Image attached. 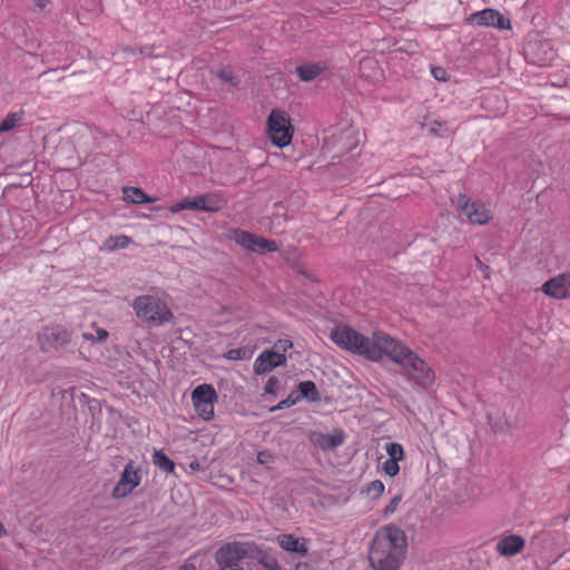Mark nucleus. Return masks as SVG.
Segmentation results:
<instances>
[{"label":"nucleus","mask_w":570,"mask_h":570,"mask_svg":"<svg viewBox=\"0 0 570 570\" xmlns=\"http://www.w3.org/2000/svg\"><path fill=\"white\" fill-rule=\"evenodd\" d=\"M406 535L395 525L380 528L368 552V561L373 570H399L406 551Z\"/></svg>","instance_id":"nucleus-1"},{"label":"nucleus","mask_w":570,"mask_h":570,"mask_svg":"<svg viewBox=\"0 0 570 570\" xmlns=\"http://www.w3.org/2000/svg\"><path fill=\"white\" fill-rule=\"evenodd\" d=\"M383 358L387 357L401 367V373L409 382L420 387L433 384L435 376L431 366L402 342L389 337L384 340Z\"/></svg>","instance_id":"nucleus-2"},{"label":"nucleus","mask_w":570,"mask_h":570,"mask_svg":"<svg viewBox=\"0 0 570 570\" xmlns=\"http://www.w3.org/2000/svg\"><path fill=\"white\" fill-rule=\"evenodd\" d=\"M330 337L338 347L345 351L358 354L373 362H380L383 360L385 347L383 341H387L390 335L375 332L370 338L347 325H337L331 331Z\"/></svg>","instance_id":"nucleus-3"},{"label":"nucleus","mask_w":570,"mask_h":570,"mask_svg":"<svg viewBox=\"0 0 570 570\" xmlns=\"http://www.w3.org/2000/svg\"><path fill=\"white\" fill-rule=\"evenodd\" d=\"M136 316L154 326H161L174 318L166 302L157 296L140 295L131 304Z\"/></svg>","instance_id":"nucleus-4"},{"label":"nucleus","mask_w":570,"mask_h":570,"mask_svg":"<svg viewBox=\"0 0 570 570\" xmlns=\"http://www.w3.org/2000/svg\"><path fill=\"white\" fill-rule=\"evenodd\" d=\"M261 549L253 542H230L220 547L216 552V562L222 570L235 567L244 559L259 558Z\"/></svg>","instance_id":"nucleus-5"},{"label":"nucleus","mask_w":570,"mask_h":570,"mask_svg":"<svg viewBox=\"0 0 570 570\" xmlns=\"http://www.w3.org/2000/svg\"><path fill=\"white\" fill-rule=\"evenodd\" d=\"M267 136L276 147L284 148L292 142L293 126L284 111L273 109L267 118Z\"/></svg>","instance_id":"nucleus-6"},{"label":"nucleus","mask_w":570,"mask_h":570,"mask_svg":"<svg viewBox=\"0 0 570 570\" xmlns=\"http://www.w3.org/2000/svg\"><path fill=\"white\" fill-rule=\"evenodd\" d=\"M225 205L226 200L222 195L217 193H209L197 195L193 198L181 199L173 204L169 210L174 214L185 209L214 213L220 210Z\"/></svg>","instance_id":"nucleus-7"},{"label":"nucleus","mask_w":570,"mask_h":570,"mask_svg":"<svg viewBox=\"0 0 570 570\" xmlns=\"http://www.w3.org/2000/svg\"><path fill=\"white\" fill-rule=\"evenodd\" d=\"M229 238L242 246L244 249L257 254L276 252L278 249V245L275 240L264 238L239 228L232 229L229 233Z\"/></svg>","instance_id":"nucleus-8"},{"label":"nucleus","mask_w":570,"mask_h":570,"mask_svg":"<svg viewBox=\"0 0 570 570\" xmlns=\"http://www.w3.org/2000/svg\"><path fill=\"white\" fill-rule=\"evenodd\" d=\"M193 406L199 417L204 421L214 419V406L217 401V393L210 384H200L191 392Z\"/></svg>","instance_id":"nucleus-9"},{"label":"nucleus","mask_w":570,"mask_h":570,"mask_svg":"<svg viewBox=\"0 0 570 570\" xmlns=\"http://www.w3.org/2000/svg\"><path fill=\"white\" fill-rule=\"evenodd\" d=\"M458 206L461 215H464L472 224L484 225L492 218L491 210L485 204L470 200L465 196L459 197Z\"/></svg>","instance_id":"nucleus-10"},{"label":"nucleus","mask_w":570,"mask_h":570,"mask_svg":"<svg viewBox=\"0 0 570 570\" xmlns=\"http://www.w3.org/2000/svg\"><path fill=\"white\" fill-rule=\"evenodd\" d=\"M466 22L476 27H493L500 30H509L511 28L510 20L507 19L495 9H484L470 14Z\"/></svg>","instance_id":"nucleus-11"},{"label":"nucleus","mask_w":570,"mask_h":570,"mask_svg":"<svg viewBox=\"0 0 570 570\" xmlns=\"http://www.w3.org/2000/svg\"><path fill=\"white\" fill-rule=\"evenodd\" d=\"M141 481V476L139 474V470L135 468L134 463L130 461L126 464L120 479L117 484L112 489V498L122 499L130 494Z\"/></svg>","instance_id":"nucleus-12"},{"label":"nucleus","mask_w":570,"mask_h":570,"mask_svg":"<svg viewBox=\"0 0 570 570\" xmlns=\"http://www.w3.org/2000/svg\"><path fill=\"white\" fill-rule=\"evenodd\" d=\"M541 291L554 299L570 298V273H563L548 279Z\"/></svg>","instance_id":"nucleus-13"},{"label":"nucleus","mask_w":570,"mask_h":570,"mask_svg":"<svg viewBox=\"0 0 570 570\" xmlns=\"http://www.w3.org/2000/svg\"><path fill=\"white\" fill-rule=\"evenodd\" d=\"M286 363V356L284 353L266 350L262 352L254 362V372L256 374H264L273 368L284 365Z\"/></svg>","instance_id":"nucleus-14"},{"label":"nucleus","mask_w":570,"mask_h":570,"mask_svg":"<svg viewBox=\"0 0 570 570\" xmlns=\"http://www.w3.org/2000/svg\"><path fill=\"white\" fill-rule=\"evenodd\" d=\"M309 441L317 448L327 451L333 450L344 442V434L342 431H337L334 434H326L323 432H312L309 434Z\"/></svg>","instance_id":"nucleus-15"},{"label":"nucleus","mask_w":570,"mask_h":570,"mask_svg":"<svg viewBox=\"0 0 570 570\" xmlns=\"http://www.w3.org/2000/svg\"><path fill=\"white\" fill-rule=\"evenodd\" d=\"M524 548V540L520 535H509L497 543V551L504 557H512Z\"/></svg>","instance_id":"nucleus-16"},{"label":"nucleus","mask_w":570,"mask_h":570,"mask_svg":"<svg viewBox=\"0 0 570 570\" xmlns=\"http://www.w3.org/2000/svg\"><path fill=\"white\" fill-rule=\"evenodd\" d=\"M276 540L279 547L285 551L294 552L299 556L307 553L306 541L303 538H297L293 534H279Z\"/></svg>","instance_id":"nucleus-17"},{"label":"nucleus","mask_w":570,"mask_h":570,"mask_svg":"<svg viewBox=\"0 0 570 570\" xmlns=\"http://www.w3.org/2000/svg\"><path fill=\"white\" fill-rule=\"evenodd\" d=\"M41 338L55 345H66L70 341L69 332L62 326L46 327Z\"/></svg>","instance_id":"nucleus-18"},{"label":"nucleus","mask_w":570,"mask_h":570,"mask_svg":"<svg viewBox=\"0 0 570 570\" xmlns=\"http://www.w3.org/2000/svg\"><path fill=\"white\" fill-rule=\"evenodd\" d=\"M360 73L370 81H379L382 78V70L372 57H365L360 61Z\"/></svg>","instance_id":"nucleus-19"},{"label":"nucleus","mask_w":570,"mask_h":570,"mask_svg":"<svg viewBox=\"0 0 570 570\" xmlns=\"http://www.w3.org/2000/svg\"><path fill=\"white\" fill-rule=\"evenodd\" d=\"M326 70L323 62H308L296 67V73L302 81H312Z\"/></svg>","instance_id":"nucleus-20"},{"label":"nucleus","mask_w":570,"mask_h":570,"mask_svg":"<svg viewBox=\"0 0 570 570\" xmlns=\"http://www.w3.org/2000/svg\"><path fill=\"white\" fill-rule=\"evenodd\" d=\"M124 198L132 204H145L153 203L155 198L148 197L140 188L138 187H125L122 189Z\"/></svg>","instance_id":"nucleus-21"},{"label":"nucleus","mask_w":570,"mask_h":570,"mask_svg":"<svg viewBox=\"0 0 570 570\" xmlns=\"http://www.w3.org/2000/svg\"><path fill=\"white\" fill-rule=\"evenodd\" d=\"M296 395H301V399H306L311 402H318L321 400L316 385L312 381L301 382L298 384V393Z\"/></svg>","instance_id":"nucleus-22"},{"label":"nucleus","mask_w":570,"mask_h":570,"mask_svg":"<svg viewBox=\"0 0 570 570\" xmlns=\"http://www.w3.org/2000/svg\"><path fill=\"white\" fill-rule=\"evenodd\" d=\"M153 463L164 472L173 473L175 471V463L161 450H155L153 454Z\"/></svg>","instance_id":"nucleus-23"},{"label":"nucleus","mask_w":570,"mask_h":570,"mask_svg":"<svg viewBox=\"0 0 570 570\" xmlns=\"http://www.w3.org/2000/svg\"><path fill=\"white\" fill-rule=\"evenodd\" d=\"M423 128L426 129V131L435 137H446L450 135V129L448 125L443 121L433 120L428 124L423 125Z\"/></svg>","instance_id":"nucleus-24"},{"label":"nucleus","mask_w":570,"mask_h":570,"mask_svg":"<svg viewBox=\"0 0 570 570\" xmlns=\"http://www.w3.org/2000/svg\"><path fill=\"white\" fill-rule=\"evenodd\" d=\"M23 119V111L10 112L0 122V134L7 132L17 127Z\"/></svg>","instance_id":"nucleus-25"},{"label":"nucleus","mask_w":570,"mask_h":570,"mask_svg":"<svg viewBox=\"0 0 570 570\" xmlns=\"http://www.w3.org/2000/svg\"><path fill=\"white\" fill-rule=\"evenodd\" d=\"M384 490V483L381 480H374L367 483L362 492L365 493L372 500H377L382 497Z\"/></svg>","instance_id":"nucleus-26"},{"label":"nucleus","mask_w":570,"mask_h":570,"mask_svg":"<svg viewBox=\"0 0 570 570\" xmlns=\"http://www.w3.org/2000/svg\"><path fill=\"white\" fill-rule=\"evenodd\" d=\"M131 243L130 237L126 235L111 236L105 242V247L108 250L126 248Z\"/></svg>","instance_id":"nucleus-27"},{"label":"nucleus","mask_w":570,"mask_h":570,"mask_svg":"<svg viewBox=\"0 0 570 570\" xmlns=\"http://www.w3.org/2000/svg\"><path fill=\"white\" fill-rule=\"evenodd\" d=\"M386 453L390 456L389 459L395 460L397 462L404 459V449L400 443L391 442L385 446Z\"/></svg>","instance_id":"nucleus-28"},{"label":"nucleus","mask_w":570,"mask_h":570,"mask_svg":"<svg viewBox=\"0 0 570 570\" xmlns=\"http://www.w3.org/2000/svg\"><path fill=\"white\" fill-rule=\"evenodd\" d=\"M301 401V395L291 393L285 400L281 401L277 405L271 409V412L279 411L286 407H291Z\"/></svg>","instance_id":"nucleus-29"},{"label":"nucleus","mask_w":570,"mask_h":570,"mask_svg":"<svg viewBox=\"0 0 570 570\" xmlns=\"http://www.w3.org/2000/svg\"><path fill=\"white\" fill-rule=\"evenodd\" d=\"M255 560H258L259 563L264 567V570H282V567L274 558H268L264 554V552L261 550L259 558H254Z\"/></svg>","instance_id":"nucleus-30"},{"label":"nucleus","mask_w":570,"mask_h":570,"mask_svg":"<svg viewBox=\"0 0 570 570\" xmlns=\"http://www.w3.org/2000/svg\"><path fill=\"white\" fill-rule=\"evenodd\" d=\"M401 501H402V494L401 493L395 494L391 499L389 504L383 509V511H382L383 517L384 518L391 517L397 510V507Z\"/></svg>","instance_id":"nucleus-31"},{"label":"nucleus","mask_w":570,"mask_h":570,"mask_svg":"<svg viewBox=\"0 0 570 570\" xmlns=\"http://www.w3.org/2000/svg\"><path fill=\"white\" fill-rule=\"evenodd\" d=\"M224 357L230 361H238L248 358L249 356L245 348H232L225 353Z\"/></svg>","instance_id":"nucleus-32"},{"label":"nucleus","mask_w":570,"mask_h":570,"mask_svg":"<svg viewBox=\"0 0 570 570\" xmlns=\"http://www.w3.org/2000/svg\"><path fill=\"white\" fill-rule=\"evenodd\" d=\"M275 459V454L269 450H263L257 453V462L268 468L272 463H274Z\"/></svg>","instance_id":"nucleus-33"},{"label":"nucleus","mask_w":570,"mask_h":570,"mask_svg":"<svg viewBox=\"0 0 570 570\" xmlns=\"http://www.w3.org/2000/svg\"><path fill=\"white\" fill-rule=\"evenodd\" d=\"M382 470L389 476H395L400 471L399 462L395 460L387 459L386 461L383 462Z\"/></svg>","instance_id":"nucleus-34"},{"label":"nucleus","mask_w":570,"mask_h":570,"mask_svg":"<svg viewBox=\"0 0 570 570\" xmlns=\"http://www.w3.org/2000/svg\"><path fill=\"white\" fill-rule=\"evenodd\" d=\"M279 387V381L277 377L275 376H272L267 380L266 384H265V387H264V391L265 393L267 394H273L275 395L277 393V390Z\"/></svg>","instance_id":"nucleus-35"},{"label":"nucleus","mask_w":570,"mask_h":570,"mask_svg":"<svg viewBox=\"0 0 570 570\" xmlns=\"http://www.w3.org/2000/svg\"><path fill=\"white\" fill-rule=\"evenodd\" d=\"M92 328L96 332V342H105L108 337V332L101 327H97L96 324H92Z\"/></svg>","instance_id":"nucleus-36"},{"label":"nucleus","mask_w":570,"mask_h":570,"mask_svg":"<svg viewBox=\"0 0 570 570\" xmlns=\"http://www.w3.org/2000/svg\"><path fill=\"white\" fill-rule=\"evenodd\" d=\"M292 346H293V343L289 340H279L275 344V348L277 350V352H281V353L287 351Z\"/></svg>","instance_id":"nucleus-37"},{"label":"nucleus","mask_w":570,"mask_h":570,"mask_svg":"<svg viewBox=\"0 0 570 570\" xmlns=\"http://www.w3.org/2000/svg\"><path fill=\"white\" fill-rule=\"evenodd\" d=\"M476 266L482 272L484 278H490V267L485 265L479 257H475Z\"/></svg>","instance_id":"nucleus-38"},{"label":"nucleus","mask_w":570,"mask_h":570,"mask_svg":"<svg viewBox=\"0 0 570 570\" xmlns=\"http://www.w3.org/2000/svg\"><path fill=\"white\" fill-rule=\"evenodd\" d=\"M553 58H554V52L550 50L549 57L538 59L534 62L538 65L544 66V65H549L553 60Z\"/></svg>","instance_id":"nucleus-39"},{"label":"nucleus","mask_w":570,"mask_h":570,"mask_svg":"<svg viewBox=\"0 0 570 570\" xmlns=\"http://www.w3.org/2000/svg\"><path fill=\"white\" fill-rule=\"evenodd\" d=\"M432 73L435 77V79L443 80L445 71L442 68H434L432 69Z\"/></svg>","instance_id":"nucleus-40"},{"label":"nucleus","mask_w":570,"mask_h":570,"mask_svg":"<svg viewBox=\"0 0 570 570\" xmlns=\"http://www.w3.org/2000/svg\"><path fill=\"white\" fill-rule=\"evenodd\" d=\"M219 78L224 81H230L232 80V75L229 71H226V70H220L219 73H218Z\"/></svg>","instance_id":"nucleus-41"},{"label":"nucleus","mask_w":570,"mask_h":570,"mask_svg":"<svg viewBox=\"0 0 570 570\" xmlns=\"http://www.w3.org/2000/svg\"><path fill=\"white\" fill-rule=\"evenodd\" d=\"M153 49H154L153 47L145 46V47L139 48V52L144 56L150 57L153 55Z\"/></svg>","instance_id":"nucleus-42"},{"label":"nucleus","mask_w":570,"mask_h":570,"mask_svg":"<svg viewBox=\"0 0 570 570\" xmlns=\"http://www.w3.org/2000/svg\"><path fill=\"white\" fill-rule=\"evenodd\" d=\"M82 338L86 341L96 342V336L92 333H88V332L83 333Z\"/></svg>","instance_id":"nucleus-43"},{"label":"nucleus","mask_w":570,"mask_h":570,"mask_svg":"<svg viewBox=\"0 0 570 570\" xmlns=\"http://www.w3.org/2000/svg\"><path fill=\"white\" fill-rule=\"evenodd\" d=\"M179 570H196V567L191 563H186Z\"/></svg>","instance_id":"nucleus-44"},{"label":"nucleus","mask_w":570,"mask_h":570,"mask_svg":"<svg viewBox=\"0 0 570 570\" xmlns=\"http://www.w3.org/2000/svg\"><path fill=\"white\" fill-rule=\"evenodd\" d=\"M6 534V529L2 525V523L0 522V537Z\"/></svg>","instance_id":"nucleus-45"},{"label":"nucleus","mask_w":570,"mask_h":570,"mask_svg":"<svg viewBox=\"0 0 570 570\" xmlns=\"http://www.w3.org/2000/svg\"><path fill=\"white\" fill-rule=\"evenodd\" d=\"M306 569H307L306 564H298L295 570H306Z\"/></svg>","instance_id":"nucleus-46"},{"label":"nucleus","mask_w":570,"mask_h":570,"mask_svg":"<svg viewBox=\"0 0 570 570\" xmlns=\"http://www.w3.org/2000/svg\"><path fill=\"white\" fill-rule=\"evenodd\" d=\"M190 468H191V469H197V468H198V463H191V464H190Z\"/></svg>","instance_id":"nucleus-47"}]
</instances>
